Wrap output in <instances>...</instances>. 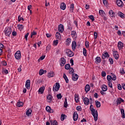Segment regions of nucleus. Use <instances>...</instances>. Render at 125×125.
Instances as JSON below:
<instances>
[{
  "label": "nucleus",
  "mask_w": 125,
  "mask_h": 125,
  "mask_svg": "<svg viewBox=\"0 0 125 125\" xmlns=\"http://www.w3.org/2000/svg\"><path fill=\"white\" fill-rule=\"evenodd\" d=\"M90 110L91 111V114L93 115L94 117V120L96 122L97 120H98V113L97 112V110H96L93 108V105L91 104L90 106Z\"/></svg>",
  "instance_id": "1"
},
{
  "label": "nucleus",
  "mask_w": 125,
  "mask_h": 125,
  "mask_svg": "<svg viewBox=\"0 0 125 125\" xmlns=\"http://www.w3.org/2000/svg\"><path fill=\"white\" fill-rule=\"evenodd\" d=\"M12 32V30H11V28H10V27L5 28L4 31V33L5 36H7V37H9Z\"/></svg>",
  "instance_id": "2"
},
{
  "label": "nucleus",
  "mask_w": 125,
  "mask_h": 125,
  "mask_svg": "<svg viewBox=\"0 0 125 125\" xmlns=\"http://www.w3.org/2000/svg\"><path fill=\"white\" fill-rule=\"evenodd\" d=\"M66 53L69 57H73V56H74V52L69 49L66 50Z\"/></svg>",
  "instance_id": "3"
},
{
  "label": "nucleus",
  "mask_w": 125,
  "mask_h": 125,
  "mask_svg": "<svg viewBox=\"0 0 125 125\" xmlns=\"http://www.w3.org/2000/svg\"><path fill=\"white\" fill-rule=\"evenodd\" d=\"M15 57L16 59L19 60L21 58V51H17L15 54Z\"/></svg>",
  "instance_id": "4"
},
{
  "label": "nucleus",
  "mask_w": 125,
  "mask_h": 125,
  "mask_svg": "<svg viewBox=\"0 0 125 125\" xmlns=\"http://www.w3.org/2000/svg\"><path fill=\"white\" fill-rule=\"evenodd\" d=\"M59 88H60V84H59V83H56V85H54L53 87V90L54 91H58L59 90Z\"/></svg>",
  "instance_id": "5"
},
{
  "label": "nucleus",
  "mask_w": 125,
  "mask_h": 125,
  "mask_svg": "<svg viewBox=\"0 0 125 125\" xmlns=\"http://www.w3.org/2000/svg\"><path fill=\"white\" fill-rule=\"evenodd\" d=\"M60 65L61 67H63L65 64H66V60H65V58H61L60 59Z\"/></svg>",
  "instance_id": "6"
},
{
  "label": "nucleus",
  "mask_w": 125,
  "mask_h": 125,
  "mask_svg": "<svg viewBox=\"0 0 125 125\" xmlns=\"http://www.w3.org/2000/svg\"><path fill=\"white\" fill-rule=\"evenodd\" d=\"M113 54L115 59H116V60H118V59H119V58L120 57V56L119 55V53H118V51H114Z\"/></svg>",
  "instance_id": "7"
},
{
  "label": "nucleus",
  "mask_w": 125,
  "mask_h": 125,
  "mask_svg": "<svg viewBox=\"0 0 125 125\" xmlns=\"http://www.w3.org/2000/svg\"><path fill=\"white\" fill-rule=\"evenodd\" d=\"M58 30L60 33H63L64 31V25L62 24H60L58 26Z\"/></svg>",
  "instance_id": "8"
},
{
  "label": "nucleus",
  "mask_w": 125,
  "mask_h": 125,
  "mask_svg": "<svg viewBox=\"0 0 125 125\" xmlns=\"http://www.w3.org/2000/svg\"><path fill=\"white\" fill-rule=\"evenodd\" d=\"M30 85H31V81L27 80L25 83V87H26L27 89H30Z\"/></svg>",
  "instance_id": "9"
},
{
  "label": "nucleus",
  "mask_w": 125,
  "mask_h": 125,
  "mask_svg": "<svg viewBox=\"0 0 125 125\" xmlns=\"http://www.w3.org/2000/svg\"><path fill=\"white\" fill-rule=\"evenodd\" d=\"M45 89V87L44 86H43L42 87H41L38 90L39 94H42Z\"/></svg>",
  "instance_id": "10"
},
{
  "label": "nucleus",
  "mask_w": 125,
  "mask_h": 125,
  "mask_svg": "<svg viewBox=\"0 0 125 125\" xmlns=\"http://www.w3.org/2000/svg\"><path fill=\"white\" fill-rule=\"evenodd\" d=\"M79 79V75L77 74H72V80L73 81H76L78 80Z\"/></svg>",
  "instance_id": "11"
},
{
  "label": "nucleus",
  "mask_w": 125,
  "mask_h": 125,
  "mask_svg": "<svg viewBox=\"0 0 125 125\" xmlns=\"http://www.w3.org/2000/svg\"><path fill=\"white\" fill-rule=\"evenodd\" d=\"M118 47L119 50H121L124 47V43L122 42H119L118 44Z\"/></svg>",
  "instance_id": "12"
},
{
  "label": "nucleus",
  "mask_w": 125,
  "mask_h": 125,
  "mask_svg": "<svg viewBox=\"0 0 125 125\" xmlns=\"http://www.w3.org/2000/svg\"><path fill=\"white\" fill-rule=\"evenodd\" d=\"M117 5L120 7H122L123 6V1L122 0H117L116 1Z\"/></svg>",
  "instance_id": "13"
},
{
  "label": "nucleus",
  "mask_w": 125,
  "mask_h": 125,
  "mask_svg": "<svg viewBox=\"0 0 125 125\" xmlns=\"http://www.w3.org/2000/svg\"><path fill=\"white\" fill-rule=\"evenodd\" d=\"M46 111L48 112V113H53V109H51V107L49 106H47L46 107Z\"/></svg>",
  "instance_id": "14"
},
{
  "label": "nucleus",
  "mask_w": 125,
  "mask_h": 125,
  "mask_svg": "<svg viewBox=\"0 0 125 125\" xmlns=\"http://www.w3.org/2000/svg\"><path fill=\"white\" fill-rule=\"evenodd\" d=\"M79 116L78 115V113L77 112H74L73 113V120L74 121H77L78 120V118Z\"/></svg>",
  "instance_id": "15"
},
{
  "label": "nucleus",
  "mask_w": 125,
  "mask_h": 125,
  "mask_svg": "<svg viewBox=\"0 0 125 125\" xmlns=\"http://www.w3.org/2000/svg\"><path fill=\"white\" fill-rule=\"evenodd\" d=\"M83 102L85 105H88V104H89V99L85 97L83 99Z\"/></svg>",
  "instance_id": "16"
},
{
  "label": "nucleus",
  "mask_w": 125,
  "mask_h": 125,
  "mask_svg": "<svg viewBox=\"0 0 125 125\" xmlns=\"http://www.w3.org/2000/svg\"><path fill=\"white\" fill-rule=\"evenodd\" d=\"M122 102H124V100L122 99L121 98H119L116 101V104L117 105H119Z\"/></svg>",
  "instance_id": "17"
},
{
  "label": "nucleus",
  "mask_w": 125,
  "mask_h": 125,
  "mask_svg": "<svg viewBox=\"0 0 125 125\" xmlns=\"http://www.w3.org/2000/svg\"><path fill=\"white\" fill-rule=\"evenodd\" d=\"M77 47V42L73 41L72 43V48L73 50H75Z\"/></svg>",
  "instance_id": "18"
},
{
  "label": "nucleus",
  "mask_w": 125,
  "mask_h": 125,
  "mask_svg": "<svg viewBox=\"0 0 125 125\" xmlns=\"http://www.w3.org/2000/svg\"><path fill=\"white\" fill-rule=\"evenodd\" d=\"M61 9H62V10H65V9H66V4H65V3H62L61 5Z\"/></svg>",
  "instance_id": "19"
},
{
  "label": "nucleus",
  "mask_w": 125,
  "mask_h": 125,
  "mask_svg": "<svg viewBox=\"0 0 125 125\" xmlns=\"http://www.w3.org/2000/svg\"><path fill=\"white\" fill-rule=\"evenodd\" d=\"M89 90H90V86L89 84L86 85L85 86V91L87 92L88 91H89Z\"/></svg>",
  "instance_id": "20"
},
{
  "label": "nucleus",
  "mask_w": 125,
  "mask_h": 125,
  "mask_svg": "<svg viewBox=\"0 0 125 125\" xmlns=\"http://www.w3.org/2000/svg\"><path fill=\"white\" fill-rule=\"evenodd\" d=\"M56 39L57 40H60L61 39V35L59 32H57L56 33Z\"/></svg>",
  "instance_id": "21"
},
{
  "label": "nucleus",
  "mask_w": 125,
  "mask_h": 125,
  "mask_svg": "<svg viewBox=\"0 0 125 125\" xmlns=\"http://www.w3.org/2000/svg\"><path fill=\"white\" fill-rule=\"evenodd\" d=\"M46 73V70H43V69H41L39 71V75L40 76H42L43 74H45Z\"/></svg>",
  "instance_id": "22"
},
{
  "label": "nucleus",
  "mask_w": 125,
  "mask_h": 125,
  "mask_svg": "<svg viewBox=\"0 0 125 125\" xmlns=\"http://www.w3.org/2000/svg\"><path fill=\"white\" fill-rule=\"evenodd\" d=\"M32 109H29L26 111V116H30V115H32Z\"/></svg>",
  "instance_id": "23"
},
{
  "label": "nucleus",
  "mask_w": 125,
  "mask_h": 125,
  "mask_svg": "<svg viewBox=\"0 0 125 125\" xmlns=\"http://www.w3.org/2000/svg\"><path fill=\"white\" fill-rule=\"evenodd\" d=\"M118 16H119V17H121V18H123V19L125 18V14L122 13V12H119L118 13Z\"/></svg>",
  "instance_id": "24"
},
{
  "label": "nucleus",
  "mask_w": 125,
  "mask_h": 125,
  "mask_svg": "<svg viewBox=\"0 0 125 125\" xmlns=\"http://www.w3.org/2000/svg\"><path fill=\"white\" fill-rule=\"evenodd\" d=\"M96 64H98V63H100L101 62V58L99 57H97L96 58V61H95Z\"/></svg>",
  "instance_id": "25"
},
{
  "label": "nucleus",
  "mask_w": 125,
  "mask_h": 125,
  "mask_svg": "<svg viewBox=\"0 0 125 125\" xmlns=\"http://www.w3.org/2000/svg\"><path fill=\"white\" fill-rule=\"evenodd\" d=\"M95 103L97 108H100V107L101 106V104H100V102H98V101H95Z\"/></svg>",
  "instance_id": "26"
},
{
  "label": "nucleus",
  "mask_w": 125,
  "mask_h": 125,
  "mask_svg": "<svg viewBox=\"0 0 125 125\" xmlns=\"http://www.w3.org/2000/svg\"><path fill=\"white\" fill-rule=\"evenodd\" d=\"M63 78L64 79L66 83H69V80L68 79V78L65 73L63 74Z\"/></svg>",
  "instance_id": "27"
},
{
  "label": "nucleus",
  "mask_w": 125,
  "mask_h": 125,
  "mask_svg": "<svg viewBox=\"0 0 125 125\" xmlns=\"http://www.w3.org/2000/svg\"><path fill=\"white\" fill-rule=\"evenodd\" d=\"M48 78H52V77H54V72L51 71L48 74Z\"/></svg>",
  "instance_id": "28"
},
{
  "label": "nucleus",
  "mask_w": 125,
  "mask_h": 125,
  "mask_svg": "<svg viewBox=\"0 0 125 125\" xmlns=\"http://www.w3.org/2000/svg\"><path fill=\"white\" fill-rule=\"evenodd\" d=\"M23 105H24V103H23V102H19L17 104V106L18 107H22Z\"/></svg>",
  "instance_id": "29"
},
{
  "label": "nucleus",
  "mask_w": 125,
  "mask_h": 125,
  "mask_svg": "<svg viewBox=\"0 0 125 125\" xmlns=\"http://www.w3.org/2000/svg\"><path fill=\"white\" fill-rule=\"evenodd\" d=\"M64 68L66 70H69L71 68V65L69 63H67L65 65Z\"/></svg>",
  "instance_id": "30"
},
{
  "label": "nucleus",
  "mask_w": 125,
  "mask_h": 125,
  "mask_svg": "<svg viewBox=\"0 0 125 125\" xmlns=\"http://www.w3.org/2000/svg\"><path fill=\"white\" fill-rule=\"evenodd\" d=\"M69 73L70 75H73V74L74 73V68H73V67H70L69 69Z\"/></svg>",
  "instance_id": "31"
},
{
  "label": "nucleus",
  "mask_w": 125,
  "mask_h": 125,
  "mask_svg": "<svg viewBox=\"0 0 125 125\" xmlns=\"http://www.w3.org/2000/svg\"><path fill=\"white\" fill-rule=\"evenodd\" d=\"M75 100L76 103H79V102L80 101V100H79V95L76 94L75 95Z\"/></svg>",
  "instance_id": "32"
},
{
  "label": "nucleus",
  "mask_w": 125,
  "mask_h": 125,
  "mask_svg": "<svg viewBox=\"0 0 125 125\" xmlns=\"http://www.w3.org/2000/svg\"><path fill=\"white\" fill-rule=\"evenodd\" d=\"M64 108H67V107H68V103L67 102V98H66L64 100Z\"/></svg>",
  "instance_id": "33"
},
{
  "label": "nucleus",
  "mask_w": 125,
  "mask_h": 125,
  "mask_svg": "<svg viewBox=\"0 0 125 125\" xmlns=\"http://www.w3.org/2000/svg\"><path fill=\"white\" fill-rule=\"evenodd\" d=\"M19 30H20V31H22L23 29H24V26L22 24H19L18 25Z\"/></svg>",
  "instance_id": "34"
},
{
  "label": "nucleus",
  "mask_w": 125,
  "mask_h": 125,
  "mask_svg": "<svg viewBox=\"0 0 125 125\" xmlns=\"http://www.w3.org/2000/svg\"><path fill=\"white\" fill-rule=\"evenodd\" d=\"M99 13L100 15H101V16H104V15L105 14V12L103 10H100Z\"/></svg>",
  "instance_id": "35"
},
{
  "label": "nucleus",
  "mask_w": 125,
  "mask_h": 125,
  "mask_svg": "<svg viewBox=\"0 0 125 125\" xmlns=\"http://www.w3.org/2000/svg\"><path fill=\"white\" fill-rule=\"evenodd\" d=\"M51 125H58V123L56 120L51 122Z\"/></svg>",
  "instance_id": "36"
},
{
  "label": "nucleus",
  "mask_w": 125,
  "mask_h": 125,
  "mask_svg": "<svg viewBox=\"0 0 125 125\" xmlns=\"http://www.w3.org/2000/svg\"><path fill=\"white\" fill-rule=\"evenodd\" d=\"M102 89L103 91H106L107 89H108V88L107 87V86L104 85L102 87Z\"/></svg>",
  "instance_id": "37"
},
{
  "label": "nucleus",
  "mask_w": 125,
  "mask_h": 125,
  "mask_svg": "<svg viewBox=\"0 0 125 125\" xmlns=\"http://www.w3.org/2000/svg\"><path fill=\"white\" fill-rule=\"evenodd\" d=\"M109 14L110 16V17H114V11L113 10H111L109 11Z\"/></svg>",
  "instance_id": "38"
},
{
  "label": "nucleus",
  "mask_w": 125,
  "mask_h": 125,
  "mask_svg": "<svg viewBox=\"0 0 125 125\" xmlns=\"http://www.w3.org/2000/svg\"><path fill=\"white\" fill-rule=\"evenodd\" d=\"M66 117L67 116H66V115L62 114L61 116V121H64L65 118H66Z\"/></svg>",
  "instance_id": "39"
},
{
  "label": "nucleus",
  "mask_w": 125,
  "mask_h": 125,
  "mask_svg": "<svg viewBox=\"0 0 125 125\" xmlns=\"http://www.w3.org/2000/svg\"><path fill=\"white\" fill-rule=\"evenodd\" d=\"M121 114L122 115V117L123 119H125V110L124 109H121Z\"/></svg>",
  "instance_id": "40"
},
{
  "label": "nucleus",
  "mask_w": 125,
  "mask_h": 125,
  "mask_svg": "<svg viewBox=\"0 0 125 125\" xmlns=\"http://www.w3.org/2000/svg\"><path fill=\"white\" fill-rule=\"evenodd\" d=\"M110 77H111V79L113 80V81H116V79H117V77H116V75L113 74Z\"/></svg>",
  "instance_id": "41"
},
{
  "label": "nucleus",
  "mask_w": 125,
  "mask_h": 125,
  "mask_svg": "<svg viewBox=\"0 0 125 125\" xmlns=\"http://www.w3.org/2000/svg\"><path fill=\"white\" fill-rule=\"evenodd\" d=\"M66 43L67 45H69V44H70V43L71 42V39L68 38L66 40Z\"/></svg>",
  "instance_id": "42"
},
{
  "label": "nucleus",
  "mask_w": 125,
  "mask_h": 125,
  "mask_svg": "<svg viewBox=\"0 0 125 125\" xmlns=\"http://www.w3.org/2000/svg\"><path fill=\"white\" fill-rule=\"evenodd\" d=\"M2 74H7L8 73V70L5 69H3L2 71Z\"/></svg>",
  "instance_id": "43"
},
{
  "label": "nucleus",
  "mask_w": 125,
  "mask_h": 125,
  "mask_svg": "<svg viewBox=\"0 0 125 125\" xmlns=\"http://www.w3.org/2000/svg\"><path fill=\"white\" fill-rule=\"evenodd\" d=\"M36 35H37V32L35 31H33V32L31 33L30 38H33V36H36Z\"/></svg>",
  "instance_id": "44"
},
{
  "label": "nucleus",
  "mask_w": 125,
  "mask_h": 125,
  "mask_svg": "<svg viewBox=\"0 0 125 125\" xmlns=\"http://www.w3.org/2000/svg\"><path fill=\"white\" fill-rule=\"evenodd\" d=\"M89 18H90V19L91 20H92V22H93L95 20L94 19V17H93V15H90L89 16Z\"/></svg>",
  "instance_id": "45"
},
{
  "label": "nucleus",
  "mask_w": 125,
  "mask_h": 125,
  "mask_svg": "<svg viewBox=\"0 0 125 125\" xmlns=\"http://www.w3.org/2000/svg\"><path fill=\"white\" fill-rule=\"evenodd\" d=\"M73 9H74V3H72L70 5V10L71 11V12H73Z\"/></svg>",
  "instance_id": "46"
},
{
  "label": "nucleus",
  "mask_w": 125,
  "mask_h": 125,
  "mask_svg": "<svg viewBox=\"0 0 125 125\" xmlns=\"http://www.w3.org/2000/svg\"><path fill=\"white\" fill-rule=\"evenodd\" d=\"M83 54L84 56H86V49L85 48H83Z\"/></svg>",
  "instance_id": "47"
},
{
  "label": "nucleus",
  "mask_w": 125,
  "mask_h": 125,
  "mask_svg": "<svg viewBox=\"0 0 125 125\" xmlns=\"http://www.w3.org/2000/svg\"><path fill=\"white\" fill-rule=\"evenodd\" d=\"M57 97L58 99H61L62 98V95H61V93L57 95Z\"/></svg>",
  "instance_id": "48"
},
{
  "label": "nucleus",
  "mask_w": 125,
  "mask_h": 125,
  "mask_svg": "<svg viewBox=\"0 0 125 125\" xmlns=\"http://www.w3.org/2000/svg\"><path fill=\"white\" fill-rule=\"evenodd\" d=\"M47 98L48 100H50V101H51L52 100V97L51 96V95H49L47 97Z\"/></svg>",
  "instance_id": "49"
},
{
  "label": "nucleus",
  "mask_w": 125,
  "mask_h": 125,
  "mask_svg": "<svg viewBox=\"0 0 125 125\" xmlns=\"http://www.w3.org/2000/svg\"><path fill=\"white\" fill-rule=\"evenodd\" d=\"M107 80L108 82H111V80H112V77L110 75H107Z\"/></svg>",
  "instance_id": "50"
},
{
  "label": "nucleus",
  "mask_w": 125,
  "mask_h": 125,
  "mask_svg": "<svg viewBox=\"0 0 125 125\" xmlns=\"http://www.w3.org/2000/svg\"><path fill=\"white\" fill-rule=\"evenodd\" d=\"M76 110L79 112L82 111V107L81 106H78L76 108Z\"/></svg>",
  "instance_id": "51"
},
{
  "label": "nucleus",
  "mask_w": 125,
  "mask_h": 125,
  "mask_svg": "<svg viewBox=\"0 0 125 125\" xmlns=\"http://www.w3.org/2000/svg\"><path fill=\"white\" fill-rule=\"evenodd\" d=\"M28 10L30 12V13H32V10H31V8H32V5H29L28 6Z\"/></svg>",
  "instance_id": "52"
},
{
  "label": "nucleus",
  "mask_w": 125,
  "mask_h": 125,
  "mask_svg": "<svg viewBox=\"0 0 125 125\" xmlns=\"http://www.w3.org/2000/svg\"><path fill=\"white\" fill-rule=\"evenodd\" d=\"M108 86H109V87H111V88L113 87V85L112 84V83H111V81H108Z\"/></svg>",
  "instance_id": "53"
},
{
  "label": "nucleus",
  "mask_w": 125,
  "mask_h": 125,
  "mask_svg": "<svg viewBox=\"0 0 125 125\" xmlns=\"http://www.w3.org/2000/svg\"><path fill=\"white\" fill-rule=\"evenodd\" d=\"M103 54L105 57H110V55L108 54V52H105Z\"/></svg>",
  "instance_id": "54"
},
{
  "label": "nucleus",
  "mask_w": 125,
  "mask_h": 125,
  "mask_svg": "<svg viewBox=\"0 0 125 125\" xmlns=\"http://www.w3.org/2000/svg\"><path fill=\"white\" fill-rule=\"evenodd\" d=\"M109 61L110 64H113L114 61H113V59H112V58H110L109 59Z\"/></svg>",
  "instance_id": "55"
},
{
  "label": "nucleus",
  "mask_w": 125,
  "mask_h": 125,
  "mask_svg": "<svg viewBox=\"0 0 125 125\" xmlns=\"http://www.w3.org/2000/svg\"><path fill=\"white\" fill-rule=\"evenodd\" d=\"M94 39L96 40L97 39V33L96 32H95L94 33Z\"/></svg>",
  "instance_id": "56"
},
{
  "label": "nucleus",
  "mask_w": 125,
  "mask_h": 125,
  "mask_svg": "<svg viewBox=\"0 0 125 125\" xmlns=\"http://www.w3.org/2000/svg\"><path fill=\"white\" fill-rule=\"evenodd\" d=\"M88 43H89V42L87 41L85 42V46L86 47H87V48H88V47H89V45L88 44Z\"/></svg>",
  "instance_id": "57"
},
{
  "label": "nucleus",
  "mask_w": 125,
  "mask_h": 125,
  "mask_svg": "<svg viewBox=\"0 0 125 125\" xmlns=\"http://www.w3.org/2000/svg\"><path fill=\"white\" fill-rule=\"evenodd\" d=\"M71 35H72L73 36H77V33L76 32V31H73L71 32Z\"/></svg>",
  "instance_id": "58"
},
{
  "label": "nucleus",
  "mask_w": 125,
  "mask_h": 125,
  "mask_svg": "<svg viewBox=\"0 0 125 125\" xmlns=\"http://www.w3.org/2000/svg\"><path fill=\"white\" fill-rule=\"evenodd\" d=\"M102 77H106V72H105V71H102Z\"/></svg>",
  "instance_id": "59"
},
{
  "label": "nucleus",
  "mask_w": 125,
  "mask_h": 125,
  "mask_svg": "<svg viewBox=\"0 0 125 125\" xmlns=\"http://www.w3.org/2000/svg\"><path fill=\"white\" fill-rule=\"evenodd\" d=\"M53 43L55 45H57V44H58V40H55V41H54Z\"/></svg>",
  "instance_id": "60"
},
{
  "label": "nucleus",
  "mask_w": 125,
  "mask_h": 125,
  "mask_svg": "<svg viewBox=\"0 0 125 125\" xmlns=\"http://www.w3.org/2000/svg\"><path fill=\"white\" fill-rule=\"evenodd\" d=\"M117 87L119 90H122V86L120 84H118Z\"/></svg>",
  "instance_id": "61"
},
{
  "label": "nucleus",
  "mask_w": 125,
  "mask_h": 125,
  "mask_svg": "<svg viewBox=\"0 0 125 125\" xmlns=\"http://www.w3.org/2000/svg\"><path fill=\"white\" fill-rule=\"evenodd\" d=\"M28 36H29V33H26L24 36L26 41H27L28 40Z\"/></svg>",
  "instance_id": "62"
},
{
  "label": "nucleus",
  "mask_w": 125,
  "mask_h": 125,
  "mask_svg": "<svg viewBox=\"0 0 125 125\" xmlns=\"http://www.w3.org/2000/svg\"><path fill=\"white\" fill-rule=\"evenodd\" d=\"M2 65H3V66H6L7 65L6 62H5V61H3L2 62Z\"/></svg>",
  "instance_id": "63"
},
{
  "label": "nucleus",
  "mask_w": 125,
  "mask_h": 125,
  "mask_svg": "<svg viewBox=\"0 0 125 125\" xmlns=\"http://www.w3.org/2000/svg\"><path fill=\"white\" fill-rule=\"evenodd\" d=\"M12 35H13L14 36H17V33L16 31H13V32H12Z\"/></svg>",
  "instance_id": "64"
}]
</instances>
